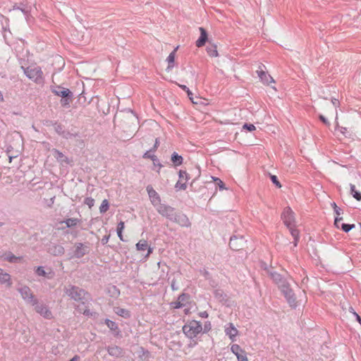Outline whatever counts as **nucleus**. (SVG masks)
Instances as JSON below:
<instances>
[{
    "label": "nucleus",
    "instance_id": "f257e3e1",
    "mask_svg": "<svg viewBox=\"0 0 361 361\" xmlns=\"http://www.w3.org/2000/svg\"><path fill=\"white\" fill-rule=\"evenodd\" d=\"M156 207L158 213L169 221L175 222L183 227H190L191 226L188 216L183 213L176 212L173 207L161 203L158 204Z\"/></svg>",
    "mask_w": 361,
    "mask_h": 361
},
{
    "label": "nucleus",
    "instance_id": "f03ea898",
    "mask_svg": "<svg viewBox=\"0 0 361 361\" xmlns=\"http://www.w3.org/2000/svg\"><path fill=\"white\" fill-rule=\"evenodd\" d=\"M64 292L71 299L80 302L82 305H85L90 299V295L87 291L75 286L70 285L65 287Z\"/></svg>",
    "mask_w": 361,
    "mask_h": 361
},
{
    "label": "nucleus",
    "instance_id": "7ed1b4c3",
    "mask_svg": "<svg viewBox=\"0 0 361 361\" xmlns=\"http://www.w3.org/2000/svg\"><path fill=\"white\" fill-rule=\"evenodd\" d=\"M202 331V324L195 320L190 321L183 326V333L190 339L195 338Z\"/></svg>",
    "mask_w": 361,
    "mask_h": 361
},
{
    "label": "nucleus",
    "instance_id": "20e7f679",
    "mask_svg": "<svg viewBox=\"0 0 361 361\" xmlns=\"http://www.w3.org/2000/svg\"><path fill=\"white\" fill-rule=\"evenodd\" d=\"M25 75L36 83H42L44 81L43 72L39 66L21 67Z\"/></svg>",
    "mask_w": 361,
    "mask_h": 361
},
{
    "label": "nucleus",
    "instance_id": "39448f33",
    "mask_svg": "<svg viewBox=\"0 0 361 361\" xmlns=\"http://www.w3.org/2000/svg\"><path fill=\"white\" fill-rule=\"evenodd\" d=\"M89 252V247L82 243H75L73 247L67 253L68 259H80Z\"/></svg>",
    "mask_w": 361,
    "mask_h": 361
},
{
    "label": "nucleus",
    "instance_id": "423d86ee",
    "mask_svg": "<svg viewBox=\"0 0 361 361\" xmlns=\"http://www.w3.org/2000/svg\"><path fill=\"white\" fill-rule=\"evenodd\" d=\"M286 298L288 303L291 307H297V300L293 290L290 288L288 283L286 284L281 285V288H279Z\"/></svg>",
    "mask_w": 361,
    "mask_h": 361
},
{
    "label": "nucleus",
    "instance_id": "0eeeda50",
    "mask_svg": "<svg viewBox=\"0 0 361 361\" xmlns=\"http://www.w3.org/2000/svg\"><path fill=\"white\" fill-rule=\"evenodd\" d=\"M22 298L27 302L32 305L37 304V298L35 297L31 289L27 286H23L18 288Z\"/></svg>",
    "mask_w": 361,
    "mask_h": 361
},
{
    "label": "nucleus",
    "instance_id": "6e6552de",
    "mask_svg": "<svg viewBox=\"0 0 361 361\" xmlns=\"http://www.w3.org/2000/svg\"><path fill=\"white\" fill-rule=\"evenodd\" d=\"M281 219L287 227L295 225L294 213L290 207H287L284 208L281 214Z\"/></svg>",
    "mask_w": 361,
    "mask_h": 361
},
{
    "label": "nucleus",
    "instance_id": "1a4fd4ad",
    "mask_svg": "<svg viewBox=\"0 0 361 361\" xmlns=\"http://www.w3.org/2000/svg\"><path fill=\"white\" fill-rule=\"evenodd\" d=\"M33 306L35 307V311L44 318L51 319L53 317L52 313L48 306L43 303H39L38 300H37V304Z\"/></svg>",
    "mask_w": 361,
    "mask_h": 361
},
{
    "label": "nucleus",
    "instance_id": "9d476101",
    "mask_svg": "<svg viewBox=\"0 0 361 361\" xmlns=\"http://www.w3.org/2000/svg\"><path fill=\"white\" fill-rule=\"evenodd\" d=\"M245 243L246 241L243 236L233 235L230 238L229 246L232 250L237 251L243 249Z\"/></svg>",
    "mask_w": 361,
    "mask_h": 361
},
{
    "label": "nucleus",
    "instance_id": "9b49d317",
    "mask_svg": "<svg viewBox=\"0 0 361 361\" xmlns=\"http://www.w3.org/2000/svg\"><path fill=\"white\" fill-rule=\"evenodd\" d=\"M178 175H179V180L176 183L175 188L177 190H185L187 188L186 182L190 178L189 175L185 171H183V170L179 171Z\"/></svg>",
    "mask_w": 361,
    "mask_h": 361
},
{
    "label": "nucleus",
    "instance_id": "f8f14e48",
    "mask_svg": "<svg viewBox=\"0 0 361 361\" xmlns=\"http://www.w3.org/2000/svg\"><path fill=\"white\" fill-rule=\"evenodd\" d=\"M51 153L54 157L56 159V161L60 163V164L63 165L64 164L68 165L72 164V160L68 157L65 156L61 152L56 149H52Z\"/></svg>",
    "mask_w": 361,
    "mask_h": 361
},
{
    "label": "nucleus",
    "instance_id": "ddd939ff",
    "mask_svg": "<svg viewBox=\"0 0 361 361\" xmlns=\"http://www.w3.org/2000/svg\"><path fill=\"white\" fill-rule=\"evenodd\" d=\"M47 252L54 256H61L65 252V249L62 245L51 243L49 245Z\"/></svg>",
    "mask_w": 361,
    "mask_h": 361
},
{
    "label": "nucleus",
    "instance_id": "4468645a",
    "mask_svg": "<svg viewBox=\"0 0 361 361\" xmlns=\"http://www.w3.org/2000/svg\"><path fill=\"white\" fill-rule=\"evenodd\" d=\"M52 92L61 97H72L73 93L67 88L61 86H56L51 89Z\"/></svg>",
    "mask_w": 361,
    "mask_h": 361
},
{
    "label": "nucleus",
    "instance_id": "2eb2a0df",
    "mask_svg": "<svg viewBox=\"0 0 361 361\" xmlns=\"http://www.w3.org/2000/svg\"><path fill=\"white\" fill-rule=\"evenodd\" d=\"M267 274L271 277V279L278 285L279 288H281V285H285L288 283V281L282 277V276L276 272L271 271H267Z\"/></svg>",
    "mask_w": 361,
    "mask_h": 361
},
{
    "label": "nucleus",
    "instance_id": "dca6fc26",
    "mask_svg": "<svg viewBox=\"0 0 361 361\" xmlns=\"http://www.w3.org/2000/svg\"><path fill=\"white\" fill-rule=\"evenodd\" d=\"M106 350L109 355L114 357H122L124 353L123 348L116 345L108 346Z\"/></svg>",
    "mask_w": 361,
    "mask_h": 361
},
{
    "label": "nucleus",
    "instance_id": "f3484780",
    "mask_svg": "<svg viewBox=\"0 0 361 361\" xmlns=\"http://www.w3.org/2000/svg\"><path fill=\"white\" fill-rule=\"evenodd\" d=\"M146 189L149 197L152 199V204L154 206L157 207L161 201L159 194L153 189L151 185H147Z\"/></svg>",
    "mask_w": 361,
    "mask_h": 361
},
{
    "label": "nucleus",
    "instance_id": "a211bd4d",
    "mask_svg": "<svg viewBox=\"0 0 361 361\" xmlns=\"http://www.w3.org/2000/svg\"><path fill=\"white\" fill-rule=\"evenodd\" d=\"M0 283L4 284L6 286V287H11L12 286V281L11 277L9 274L4 271V269L0 268Z\"/></svg>",
    "mask_w": 361,
    "mask_h": 361
},
{
    "label": "nucleus",
    "instance_id": "6ab92c4d",
    "mask_svg": "<svg viewBox=\"0 0 361 361\" xmlns=\"http://www.w3.org/2000/svg\"><path fill=\"white\" fill-rule=\"evenodd\" d=\"M225 333L232 341H234L235 336L238 334V331L232 323H229L228 326L225 329Z\"/></svg>",
    "mask_w": 361,
    "mask_h": 361
},
{
    "label": "nucleus",
    "instance_id": "aec40b11",
    "mask_svg": "<svg viewBox=\"0 0 361 361\" xmlns=\"http://www.w3.org/2000/svg\"><path fill=\"white\" fill-rule=\"evenodd\" d=\"M257 73L259 79L264 84L269 85L274 82L273 78L263 70H258Z\"/></svg>",
    "mask_w": 361,
    "mask_h": 361
},
{
    "label": "nucleus",
    "instance_id": "412c9836",
    "mask_svg": "<svg viewBox=\"0 0 361 361\" xmlns=\"http://www.w3.org/2000/svg\"><path fill=\"white\" fill-rule=\"evenodd\" d=\"M199 30L200 32V36L196 41V46L197 47H202L205 44L206 42L207 41V32L206 30L202 27H200Z\"/></svg>",
    "mask_w": 361,
    "mask_h": 361
},
{
    "label": "nucleus",
    "instance_id": "4be33fe9",
    "mask_svg": "<svg viewBox=\"0 0 361 361\" xmlns=\"http://www.w3.org/2000/svg\"><path fill=\"white\" fill-rule=\"evenodd\" d=\"M178 49V47L175 48L168 56L166 61L168 62V66L166 69V71L169 72L174 67L175 65V56L176 52Z\"/></svg>",
    "mask_w": 361,
    "mask_h": 361
},
{
    "label": "nucleus",
    "instance_id": "5701e85b",
    "mask_svg": "<svg viewBox=\"0 0 361 361\" xmlns=\"http://www.w3.org/2000/svg\"><path fill=\"white\" fill-rule=\"evenodd\" d=\"M136 248L139 251H145L147 250V254L146 255L147 257L152 252V248L148 247V243L145 240H140L136 244Z\"/></svg>",
    "mask_w": 361,
    "mask_h": 361
},
{
    "label": "nucleus",
    "instance_id": "b1692460",
    "mask_svg": "<svg viewBox=\"0 0 361 361\" xmlns=\"http://www.w3.org/2000/svg\"><path fill=\"white\" fill-rule=\"evenodd\" d=\"M81 222V220L77 218H68L61 222V224H65L66 228H73L78 226Z\"/></svg>",
    "mask_w": 361,
    "mask_h": 361
},
{
    "label": "nucleus",
    "instance_id": "393cba45",
    "mask_svg": "<svg viewBox=\"0 0 361 361\" xmlns=\"http://www.w3.org/2000/svg\"><path fill=\"white\" fill-rule=\"evenodd\" d=\"M287 228L289 229L290 233L293 238L294 247H296L300 239V232L297 228H295V225Z\"/></svg>",
    "mask_w": 361,
    "mask_h": 361
},
{
    "label": "nucleus",
    "instance_id": "a878e982",
    "mask_svg": "<svg viewBox=\"0 0 361 361\" xmlns=\"http://www.w3.org/2000/svg\"><path fill=\"white\" fill-rule=\"evenodd\" d=\"M2 257L4 260L11 263H16L20 259V257L15 256L11 252H4Z\"/></svg>",
    "mask_w": 361,
    "mask_h": 361
},
{
    "label": "nucleus",
    "instance_id": "bb28decb",
    "mask_svg": "<svg viewBox=\"0 0 361 361\" xmlns=\"http://www.w3.org/2000/svg\"><path fill=\"white\" fill-rule=\"evenodd\" d=\"M183 159L176 152H173L171 154V161L175 166H178L183 164Z\"/></svg>",
    "mask_w": 361,
    "mask_h": 361
},
{
    "label": "nucleus",
    "instance_id": "cd10ccee",
    "mask_svg": "<svg viewBox=\"0 0 361 361\" xmlns=\"http://www.w3.org/2000/svg\"><path fill=\"white\" fill-rule=\"evenodd\" d=\"M350 194L353 195V197L357 201L361 200V192L356 190L355 185L350 183Z\"/></svg>",
    "mask_w": 361,
    "mask_h": 361
},
{
    "label": "nucleus",
    "instance_id": "c85d7f7f",
    "mask_svg": "<svg viewBox=\"0 0 361 361\" xmlns=\"http://www.w3.org/2000/svg\"><path fill=\"white\" fill-rule=\"evenodd\" d=\"M231 350L236 357L245 352V350L238 344H233L231 347Z\"/></svg>",
    "mask_w": 361,
    "mask_h": 361
},
{
    "label": "nucleus",
    "instance_id": "c756f323",
    "mask_svg": "<svg viewBox=\"0 0 361 361\" xmlns=\"http://www.w3.org/2000/svg\"><path fill=\"white\" fill-rule=\"evenodd\" d=\"M207 52L211 57H216L218 56L216 47L214 44L209 45L207 47Z\"/></svg>",
    "mask_w": 361,
    "mask_h": 361
},
{
    "label": "nucleus",
    "instance_id": "7c9ffc66",
    "mask_svg": "<svg viewBox=\"0 0 361 361\" xmlns=\"http://www.w3.org/2000/svg\"><path fill=\"white\" fill-rule=\"evenodd\" d=\"M115 312L121 316V317H123L124 318H128L130 317V312L128 310L124 309V308H121V307H116L115 309Z\"/></svg>",
    "mask_w": 361,
    "mask_h": 361
},
{
    "label": "nucleus",
    "instance_id": "2f4dec72",
    "mask_svg": "<svg viewBox=\"0 0 361 361\" xmlns=\"http://www.w3.org/2000/svg\"><path fill=\"white\" fill-rule=\"evenodd\" d=\"M104 323L111 331H115L118 329L116 323L109 319H106Z\"/></svg>",
    "mask_w": 361,
    "mask_h": 361
},
{
    "label": "nucleus",
    "instance_id": "473e14b6",
    "mask_svg": "<svg viewBox=\"0 0 361 361\" xmlns=\"http://www.w3.org/2000/svg\"><path fill=\"white\" fill-rule=\"evenodd\" d=\"M78 136H79V133L77 132H71V131L65 130V131L63 132L61 137H63V138H65L66 140H68V139H71V138L76 137Z\"/></svg>",
    "mask_w": 361,
    "mask_h": 361
},
{
    "label": "nucleus",
    "instance_id": "72a5a7b5",
    "mask_svg": "<svg viewBox=\"0 0 361 361\" xmlns=\"http://www.w3.org/2000/svg\"><path fill=\"white\" fill-rule=\"evenodd\" d=\"M13 9H19L25 15L26 20H28L30 11L27 6L24 5L18 7L14 6Z\"/></svg>",
    "mask_w": 361,
    "mask_h": 361
},
{
    "label": "nucleus",
    "instance_id": "f704fd0d",
    "mask_svg": "<svg viewBox=\"0 0 361 361\" xmlns=\"http://www.w3.org/2000/svg\"><path fill=\"white\" fill-rule=\"evenodd\" d=\"M151 152H154L150 151V149L147 151L143 154L142 157L144 159H150L153 161L154 164H155V161H158V159H157V156H155L154 154H152Z\"/></svg>",
    "mask_w": 361,
    "mask_h": 361
},
{
    "label": "nucleus",
    "instance_id": "c9c22d12",
    "mask_svg": "<svg viewBox=\"0 0 361 361\" xmlns=\"http://www.w3.org/2000/svg\"><path fill=\"white\" fill-rule=\"evenodd\" d=\"M109 208V203L108 200L105 199L102 201V202L99 207V212L101 214H104L106 212H107Z\"/></svg>",
    "mask_w": 361,
    "mask_h": 361
},
{
    "label": "nucleus",
    "instance_id": "e433bc0d",
    "mask_svg": "<svg viewBox=\"0 0 361 361\" xmlns=\"http://www.w3.org/2000/svg\"><path fill=\"white\" fill-rule=\"evenodd\" d=\"M355 224H344L342 223L341 224V229L345 233L349 232L351 229L355 228Z\"/></svg>",
    "mask_w": 361,
    "mask_h": 361
},
{
    "label": "nucleus",
    "instance_id": "4c0bfd02",
    "mask_svg": "<svg viewBox=\"0 0 361 361\" xmlns=\"http://www.w3.org/2000/svg\"><path fill=\"white\" fill-rule=\"evenodd\" d=\"M212 178L214 180L215 184L219 188L220 190L226 189L224 182L220 178L213 176L212 177Z\"/></svg>",
    "mask_w": 361,
    "mask_h": 361
},
{
    "label": "nucleus",
    "instance_id": "58836bf2",
    "mask_svg": "<svg viewBox=\"0 0 361 361\" xmlns=\"http://www.w3.org/2000/svg\"><path fill=\"white\" fill-rule=\"evenodd\" d=\"M54 130H55L56 133L61 136H62L63 132L65 131L63 126L60 123H55V124H54Z\"/></svg>",
    "mask_w": 361,
    "mask_h": 361
},
{
    "label": "nucleus",
    "instance_id": "ea45409f",
    "mask_svg": "<svg viewBox=\"0 0 361 361\" xmlns=\"http://www.w3.org/2000/svg\"><path fill=\"white\" fill-rule=\"evenodd\" d=\"M72 97H62L61 99V104L63 107H69L71 102Z\"/></svg>",
    "mask_w": 361,
    "mask_h": 361
},
{
    "label": "nucleus",
    "instance_id": "a19ab883",
    "mask_svg": "<svg viewBox=\"0 0 361 361\" xmlns=\"http://www.w3.org/2000/svg\"><path fill=\"white\" fill-rule=\"evenodd\" d=\"M84 204L91 209L94 204V200L91 197H87L84 200Z\"/></svg>",
    "mask_w": 361,
    "mask_h": 361
},
{
    "label": "nucleus",
    "instance_id": "79ce46f5",
    "mask_svg": "<svg viewBox=\"0 0 361 361\" xmlns=\"http://www.w3.org/2000/svg\"><path fill=\"white\" fill-rule=\"evenodd\" d=\"M270 178H271V182L278 188H281V184L280 183V182L278 180V178L275 175H271L270 176Z\"/></svg>",
    "mask_w": 361,
    "mask_h": 361
},
{
    "label": "nucleus",
    "instance_id": "37998d69",
    "mask_svg": "<svg viewBox=\"0 0 361 361\" xmlns=\"http://www.w3.org/2000/svg\"><path fill=\"white\" fill-rule=\"evenodd\" d=\"M36 274L38 275V276H46V271L44 269L43 267H38L35 271Z\"/></svg>",
    "mask_w": 361,
    "mask_h": 361
},
{
    "label": "nucleus",
    "instance_id": "c03bdc74",
    "mask_svg": "<svg viewBox=\"0 0 361 361\" xmlns=\"http://www.w3.org/2000/svg\"><path fill=\"white\" fill-rule=\"evenodd\" d=\"M243 128L252 132L255 130V126L252 123H245L243 126Z\"/></svg>",
    "mask_w": 361,
    "mask_h": 361
},
{
    "label": "nucleus",
    "instance_id": "a18cd8bd",
    "mask_svg": "<svg viewBox=\"0 0 361 361\" xmlns=\"http://www.w3.org/2000/svg\"><path fill=\"white\" fill-rule=\"evenodd\" d=\"M237 359L238 361H249L245 351L241 355H238Z\"/></svg>",
    "mask_w": 361,
    "mask_h": 361
},
{
    "label": "nucleus",
    "instance_id": "49530a36",
    "mask_svg": "<svg viewBox=\"0 0 361 361\" xmlns=\"http://www.w3.org/2000/svg\"><path fill=\"white\" fill-rule=\"evenodd\" d=\"M188 298V294L182 293L178 296V300L180 301L181 303H183V302H185Z\"/></svg>",
    "mask_w": 361,
    "mask_h": 361
},
{
    "label": "nucleus",
    "instance_id": "de8ad7c7",
    "mask_svg": "<svg viewBox=\"0 0 361 361\" xmlns=\"http://www.w3.org/2000/svg\"><path fill=\"white\" fill-rule=\"evenodd\" d=\"M78 311L80 312V313H82L83 314L85 315H89L90 314V311L89 309L87 308L86 306H85V308H78Z\"/></svg>",
    "mask_w": 361,
    "mask_h": 361
},
{
    "label": "nucleus",
    "instance_id": "09e8293b",
    "mask_svg": "<svg viewBox=\"0 0 361 361\" xmlns=\"http://www.w3.org/2000/svg\"><path fill=\"white\" fill-rule=\"evenodd\" d=\"M128 111L130 112V114H132L130 116V117H131V119L133 120V121L138 123L139 121H138V118H137V115L131 109H128Z\"/></svg>",
    "mask_w": 361,
    "mask_h": 361
},
{
    "label": "nucleus",
    "instance_id": "8fccbe9b",
    "mask_svg": "<svg viewBox=\"0 0 361 361\" xmlns=\"http://www.w3.org/2000/svg\"><path fill=\"white\" fill-rule=\"evenodd\" d=\"M178 86L184 91L187 92L188 95H192V92L190 90V89L185 85H178Z\"/></svg>",
    "mask_w": 361,
    "mask_h": 361
},
{
    "label": "nucleus",
    "instance_id": "3c124183",
    "mask_svg": "<svg viewBox=\"0 0 361 361\" xmlns=\"http://www.w3.org/2000/svg\"><path fill=\"white\" fill-rule=\"evenodd\" d=\"M343 220L342 217L336 216L334 220V225L336 228H341L340 221Z\"/></svg>",
    "mask_w": 361,
    "mask_h": 361
},
{
    "label": "nucleus",
    "instance_id": "603ef678",
    "mask_svg": "<svg viewBox=\"0 0 361 361\" xmlns=\"http://www.w3.org/2000/svg\"><path fill=\"white\" fill-rule=\"evenodd\" d=\"M173 305L175 309H179L184 306V304L181 303L180 301L179 300H177L176 302H173Z\"/></svg>",
    "mask_w": 361,
    "mask_h": 361
},
{
    "label": "nucleus",
    "instance_id": "864d4df0",
    "mask_svg": "<svg viewBox=\"0 0 361 361\" xmlns=\"http://www.w3.org/2000/svg\"><path fill=\"white\" fill-rule=\"evenodd\" d=\"M124 228H125L124 222H123V221H120V222L118 224L116 231H123V229H124Z\"/></svg>",
    "mask_w": 361,
    "mask_h": 361
},
{
    "label": "nucleus",
    "instance_id": "5fc2aeb1",
    "mask_svg": "<svg viewBox=\"0 0 361 361\" xmlns=\"http://www.w3.org/2000/svg\"><path fill=\"white\" fill-rule=\"evenodd\" d=\"M159 145V140L158 138H156L155 143H154L153 147L152 149H150V151L155 152L157 150V149L158 148Z\"/></svg>",
    "mask_w": 361,
    "mask_h": 361
},
{
    "label": "nucleus",
    "instance_id": "6e6d98bb",
    "mask_svg": "<svg viewBox=\"0 0 361 361\" xmlns=\"http://www.w3.org/2000/svg\"><path fill=\"white\" fill-rule=\"evenodd\" d=\"M319 119L325 125H326V126L330 125V123L329 122V121L323 115L319 116Z\"/></svg>",
    "mask_w": 361,
    "mask_h": 361
},
{
    "label": "nucleus",
    "instance_id": "4d7b16f0",
    "mask_svg": "<svg viewBox=\"0 0 361 361\" xmlns=\"http://www.w3.org/2000/svg\"><path fill=\"white\" fill-rule=\"evenodd\" d=\"M109 238H110V235L103 236V238L101 240L102 244L106 245L108 243Z\"/></svg>",
    "mask_w": 361,
    "mask_h": 361
},
{
    "label": "nucleus",
    "instance_id": "13d9d810",
    "mask_svg": "<svg viewBox=\"0 0 361 361\" xmlns=\"http://www.w3.org/2000/svg\"><path fill=\"white\" fill-rule=\"evenodd\" d=\"M340 131L342 134H343L345 137H347V134L348 133L347 128L340 127Z\"/></svg>",
    "mask_w": 361,
    "mask_h": 361
},
{
    "label": "nucleus",
    "instance_id": "bf43d9fd",
    "mask_svg": "<svg viewBox=\"0 0 361 361\" xmlns=\"http://www.w3.org/2000/svg\"><path fill=\"white\" fill-rule=\"evenodd\" d=\"M171 288L173 290H177L178 289V287L176 284V281L173 279L171 281Z\"/></svg>",
    "mask_w": 361,
    "mask_h": 361
},
{
    "label": "nucleus",
    "instance_id": "052dcab7",
    "mask_svg": "<svg viewBox=\"0 0 361 361\" xmlns=\"http://www.w3.org/2000/svg\"><path fill=\"white\" fill-rule=\"evenodd\" d=\"M331 102L335 107H337L339 105V101L336 98H333L331 99Z\"/></svg>",
    "mask_w": 361,
    "mask_h": 361
},
{
    "label": "nucleus",
    "instance_id": "680f3d73",
    "mask_svg": "<svg viewBox=\"0 0 361 361\" xmlns=\"http://www.w3.org/2000/svg\"><path fill=\"white\" fill-rule=\"evenodd\" d=\"M334 212L336 214V216L340 217V215L342 214V210L341 208L336 209Z\"/></svg>",
    "mask_w": 361,
    "mask_h": 361
},
{
    "label": "nucleus",
    "instance_id": "e2e57ef3",
    "mask_svg": "<svg viewBox=\"0 0 361 361\" xmlns=\"http://www.w3.org/2000/svg\"><path fill=\"white\" fill-rule=\"evenodd\" d=\"M117 231V235H118V237L119 238V239L122 241H124L123 240V231Z\"/></svg>",
    "mask_w": 361,
    "mask_h": 361
},
{
    "label": "nucleus",
    "instance_id": "0e129e2a",
    "mask_svg": "<svg viewBox=\"0 0 361 361\" xmlns=\"http://www.w3.org/2000/svg\"><path fill=\"white\" fill-rule=\"evenodd\" d=\"M188 97H189L190 100L192 103H194V104H197V103H198V102H197V100H195V98H194V97H193V94H192V95H188Z\"/></svg>",
    "mask_w": 361,
    "mask_h": 361
},
{
    "label": "nucleus",
    "instance_id": "69168bd1",
    "mask_svg": "<svg viewBox=\"0 0 361 361\" xmlns=\"http://www.w3.org/2000/svg\"><path fill=\"white\" fill-rule=\"evenodd\" d=\"M80 357L79 355H75L73 358H71L69 361H80Z\"/></svg>",
    "mask_w": 361,
    "mask_h": 361
},
{
    "label": "nucleus",
    "instance_id": "338daca9",
    "mask_svg": "<svg viewBox=\"0 0 361 361\" xmlns=\"http://www.w3.org/2000/svg\"><path fill=\"white\" fill-rule=\"evenodd\" d=\"M353 314L356 317V320L361 324V317L356 312H353Z\"/></svg>",
    "mask_w": 361,
    "mask_h": 361
},
{
    "label": "nucleus",
    "instance_id": "774afa93",
    "mask_svg": "<svg viewBox=\"0 0 361 361\" xmlns=\"http://www.w3.org/2000/svg\"><path fill=\"white\" fill-rule=\"evenodd\" d=\"M331 206L334 209V211L335 212L336 209H338L339 207L336 205L335 202L331 203Z\"/></svg>",
    "mask_w": 361,
    "mask_h": 361
}]
</instances>
